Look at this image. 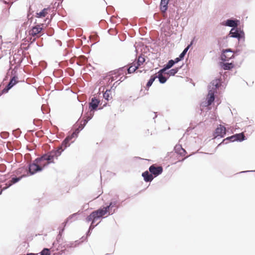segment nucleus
Here are the masks:
<instances>
[{
    "label": "nucleus",
    "instance_id": "53",
    "mask_svg": "<svg viewBox=\"0 0 255 255\" xmlns=\"http://www.w3.org/2000/svg\"><path fill=\"white\" fill-rule=\"evenodd\" d=\"M126 78H127V77H126V76H122V77L120 78V80H118V81H120V82H122L124 81Z\"/></svg>",
    "mask_w": 255,
    "mask_h": 255
},
{
    "label": "nucleus",
    "instance_id": "59",
    "mask_svg": "<svg viewBox=\"0 0 255 255\" xmlns=\"http://www.w3.org/2000/svg\"><path fill=\"white\" fill-rule=\"evenodd\" d=\"M35 134L37 137H39L41 136V135L39 134L38 132H35Z\"/></svg>",
    "mask_w": 255,
    "mask_h": 255
},
{
    "label": "nucleus",
    "instance_id": "12",
    "mask_svg": "<svg viewBox=\"0 0 255 255\" xmlns=\"http://www.w3.org/2000/svg\"><path fill=\"white\" fill-rule=\"evenodd\" d=\"M149 172L153 175L154 178L160 175L163 172L162 166H156L155 164H152L149 167Z\"/></svg>",
    "mask_w": 255,
    "mask_h": 255
},
{
    "label": "nucleus",
    "instance_id": "4",
    "mask_svg": "<svg viewBox=\"0 0 255 255\" xmlns=\"http://www.w3.org/2000/svg\"><path fill=\"white\" fill-rule=\"evenodd\" d=\"M105 215V211H104L102 207H100L98 209L92 212L86 218L85 221L87 223L91 222V224H94L97 220L103 218L104 216Z\"/></svg>",
    "mask_w": 255,
    "mask_h": 255
},
{
    "label": "nucleus",
    "instance_id": "39",
    "mask_svg": "<svg viewBox=\"0 0 255 255\" xmlns=\"http://www.w3.org/2000/svg\"><path fill=\"white\" fill-rule=\"evenodd\" d=\"M42 121L39 119H34L33 123L34 125L36 127H40L41 128Z\"/></svg>",
    "mask_w": 255,
    "mask_h": 255
},
{
    "label": "nucleus",
    "instance_id": "52",
    "mask_svg": "<svg viewBox=\"0 0 255 255\" xmlns=\"http://www.w3.org/2000/svg\"><path fill=\"white\" fill-rule=\"evenodd\" d=\"M255 170H247V171H241L239 173H237V174H241V173H247V172H255Z\"/></svg>",
    "mask_w": 255,
    "mask_h": 255
},
{
    "label": "nucleus",
    "instance_id": "16",
    "mask_svg": "<svg viewBox=\"0 0 255 255\" xmlns=\"http://www.w3.org/2000/svg\"><path fill=\"white\" fill-rule=\"evenodd\" d=\"M80 119L78 120V121L74 125L75 129L73 132L71 134L73 135V137H77L80 131H81L85 127L83 125H82V123H80Z\"/></svg>",
    "mask_w": 255,
    "mask_h": 255
},
{
    "label": "nucleus",
    "instance_id": "62",
    "mask_svg": "<svg viewBox=\"0 0 255 255\" xmlns=\"http://www.w3.org/2000/svg\"><path fill=\"white\" fill-rule=\"evenodd\" d=\"M28 132H33V130H29Z\"/></svg>",
    "mask_w": 255,
    "mask_h": 255
},
{
    "label": "nucleus",
    "instance_id": "8",
    "mask_svg": "<svg viewBox=\"0 0 255 255\" xmlns=\"http://www.w3.org/2000/svg\"><path fill=\"white\" fill-rule=\"evenodd\" d=\"M233 50L231 48L223 49L220 56V60L223 62L228 61L235 58Z\"/></svg>",
    "mask_w": 255,
    "mask_h": 255
},
{
    "label": "nucleus",
    "instance_id": "45",
    "mask_svg": "<svg viewBox=\"0 0 255 255\" xmlns=\"http://www.w3.org/2000/svg\"><path fill=\"white\" fill-rule=\"evenodd\" d=\"M227 139V137H226V138L222 140V141L218 145L217 147H219V146H221L222 144H227L229 142H230V141H229V140H228Z\"/></svg>",
    "mask_w": 255,
    "mask_h": 255
},
{
    "label": "nucleus",
    "instance_id": "14",
    "mask_svg": "<svg viewBox=\"0 0 255 255\" xmlns=\"http://www.w3.org/2000/svg\"><path fill=\"white\" fill-rule=\"evenodd\" d=\"M77 247L75 244L74 242H65L64 245L61 244L58 246L57 248V251H60V254L65 253L66 251V248H72Z\"/></svg>",
    "mask_w": 255,
    "mask_h": 255
},
{
    "label": "nucleus",
    "instance_id": "10",
    "mask_svg": "<svg viewBox=\"0 0 255 255\" xmlns=\"http://www.w3.org/2000/svg\"><path fill=\"white\" fill-rule=\"evenodd\" d=\"M100 104V100L97 99L96 97H94L91 100L89 103V108L90 111H97L98 110H101L103 108H98V106Z\"/></svg>",
    "mask_w": 255,
    "mask_h": 255
},
{
    "label": "nucleus",
    "instance_id": "51",
    "mask_svg": "<svg viewBox=\"0 0 255 255\" xmlns=\"http://www.w3.org/2000/svg\"><path fill=\"white\" fill-rule=\"evenodd\" d=\"M240 51L241 50L240 49H236L235 51L233 50V53L234 54V56H235V55H238Z\"/></svg>",
    "mask_w": 255,
    "mask_h": 255
},
{
    "label": "nucleus",
    "instance_id": "43",
    "mask_svg": "<svg viewBox=\"0 0 255 255\" xmlns=\"http://www.w3.org/2000/svg\"><path fill=\"white\" fill-rule=\"evenodd\" d=\"M67 72H68L69 75L70 76H73L74 75L75 71L74 69L71 68H68L67 69Z\"/></svg>",
    "mask_w": 255,
    "mask_h": 255
},
{
    "label": "nucleus",
    "instance_id": "13",
    "mask_svg": "<svg viewBox=\"0 0 255 255\" xmlns=\"http://www.w3.org/2000/svg\"><path fill=\"white\" fill-rule=\"evenodd\" d=\"M34 23L35 25L32 26L28 31L29 35L33 37L36 36L42 30V27H41V25L39 24H36V19H35Z\"/></svg>",
    "mask_w": 255,
    "mask_h": 255
},
{
    "label": "nucleus",
    "instance_id": "33",
    "mask_svg": "<svg viewBox=\"0 0 255 255\" xmlns=\"http://www.w3.org/2000/svg\"><path fill=\"white\" fill-rule=\"evenodd\" d=\"M145 61V58L142 57V56H139L137 61L136 62V66L138 68L140 65H141Z\"/></svg>",
    "mask_w": 255,
    "mask_h": 255
},
{
    "label": "nucleus",
    "instance_id": "50",
    "mask_svg": "<svg viewBox=\"0 0 255 255\" xmlns=\"http://www.w3.org/2000/svg\"><path fill=\"white\" fill-rule=\"evenodd\" d=\"M73 135H71V134L67 135L65 138L67 139L68 140V141H71L73 138Z\"/></svg>",
    "mask_w": 255,
    "mask_h": 255
},
{
    "label": "nucleus",
    "instance_id": "3",
    "mask_svg": "<svg viewBox=\"0 0 255 255\" xmlns=\"http://www.w3.org/2000/svg\"><path fill=\"white\" fill-rule=\"evenodd\" d=\"M222 85L221 78H216L212 80L208 86V93L207 96V105L211 106L215 101L217 90Z\"/></svg>",
    "mask_w": 255,
    "mask_h": 255
},
{
    "label": "nucleus",
    "instance_id": "56",
    "mask_svg": "<svg viewBox=\"0 0 255 255\" xmlns=\"http://www.w3.org/2000/svg\"><path fill=\"white\" fill-rule=\"evenodd\" d=\"M134 159H140V160H145L144 158H141L140 157H138V156H135V157H134Z\"/></svg>",
    "mask_w": 255,
    "mask_h": 255
},
{
    "label": "nucleus",
    "instance_id": "46",
    "mask_svg": "<svg viewBox=\"0 0 255 255\" xmlns=\"http://www.w3.org/2000/svg\"><path fill=\"white\" fill-rule=\"evenodd\" d=\"M227 139V137H226V138L222 140V141L218 145L217 147H219V146H221L222 144H227L229 142H230V141H229V140H228Z\"/></svg>",
    "mask_w": 255,
    "mask_h": 255
},
{
    "label": "nucleus",
    "instance_id": "22",
    "mask_svg": "<svg viewBox=\"0 0 255 255\" xmlns=\"http://www.w3.org/2000/svg\"><path fill=\"white\" fill-rule=\"evenodd\" d=\"M170 0H161L159 5L160 10L162 12H165L168 9V4Z\"/></svg>",
    "mask_w": 255,
    "mask_h": 255
},
{
    "label": "nucleus",
    "instance_id": "60",
    "mask_svg": "<svg viewBox=\"0 0 255 255\" xmlns=\"http://www.w3.org/2000/svg\"><path fill=\"white\" fill-rule=\"evenodd\" d=\"M152 114H154V117L153 118V119H155L157 117L156 113H155V112H153Z\"/></svg>",
    "mask_w": 255,
    "mask_h": 255
},
{
    "label": "nucleus",
    "instance_id": "20",
    "mask_svg": "<svg viewBox=\"0 0 255 255\" xmlns=\"http://www.w3.org/2000/svg\"><path fill=\"white\" fill-rule=\"evenodd\" d=\"M94 111H88L85 115L84 116V119H83V120L82 121H81L80 123H82V122H83V123L82 124V125H83L84 127L86 125V124H87V123L91 120L92 119V118L94 116Z\"/></svg>",
    "mask_w": 255,
    "mask_h": 255
},
{
    "label": "nucleus",
    "instance_id": "64",
    "mask_svg": "<svg viewBox=\"0 0 255 255\" xmlns=\"http://www.w3.org/2000/svg\"><path fill=\"white\" fill-rule=\"evenodd\" d=\"M173 15H172L171 14H170V15H169L170 18H172V17H173Z\"/></svg>",
    "mask_w": 255,
    "mask_h": 255
},
{
    "label": "nucleus",
    "instance_id": "24",
    "mask_svg": "<svg viewBox=\"0 0 255 255\" xmlns=\"http://www.w3.org/2000/svg\"><path fill=\"white\" fill-rule=\"evenodd\" d=\"M127 70L126 66H123L122 67H120L117 69H116L115 70L112 71L111 72L112 73V74H117L118 75L116 77L117 78L118 76H119L121 75L122 74H124L125 71Z\"/></svg>",
    "mask_w": 255,
    "mask_h": 255
},
{
    "label": "nucleus",
    "instance_id": "38",
    "mask_svg": "<svg viewBox=\"0 0 255 255\" xmlns=\"http://www.w3.org/2000/svg\"><path fill=\"white\" fill-rule=\"evenodd\" d=\"M27 18L28 20L26 22H24L22 26H25L27 25L28 24H29V26L31 24L32 20L33 19V17L32 16H30L29 14L27 15Z\"/></svg>",
    "mask_w": 255,
    "mask_h": 255
},
{
    "label": "nucleus",
    "instance_id": "36",
    "mask_svg": "<svg viewBox=\"0 0 255 255\" xmlns=\"http://www.w3.org/2000/svg\"><path fill=\"white\" fill-rule=\"evenodd\" d=\"M39 254L40 255H50V251L49 249L45 248Z\"/></svg>",
    "mask_w": 255,
    "mask_h": 255
},
{
    "label": "nucleus",
    "instance_id": "1",
    "mask_svg": "<svg viewBox=\"0 0 255 255\" xmlns=\"http://www.w3.org/2000/svg\"><path fill=\"white\" fill-rule=\"evenodd\" d=\"M70 144V141L65 138L58 147L35 158L32 163L28 164V170L30 175L40 172L49 164L54 163V158H57Z\"/></svg>",
    "mask_w": 255,
    "mask_h": 255
},
{
    "label": "nucleus",
    "instance_id": "21",
    "mask_svg": "<svg viewBox=\"0 0 255 255\" xmlns=\"http://www.w3.org/2000/svg\"><path fill=\"white\" fill-rule=\"evenodd\" d=\"M142 176L145 182H150L154 179L153 175L147 170L142 173Z\"/></svg>",
    "mask_w": 255,
    "mask_h": 255
},
{
    "label": "nucleus",
    "instance_id": "44",
    "mask_svg": "<svg viewBox=\"0 0 255 255\" xmlns=\"http://www.w3.org/2000/svg\"><path fill=\"white\" fill-rule=\"evenodd\" d=\"M120 82H119V81L115 82L111 87L110 89H111V91L112 90H115L116 87L120 84Z\"/></svg>",
    "mask_w": 255,
    "mask_h": 255
},
{
    "label": "nucleus",
    "instance_id": "6",
    "mask_svg": "<svg viewBox=\"0 0 255 255\" xmlns=\"http://www.w3.org/2000/svg\"><path fill=\"white\" fill-rule=\"evenodd\" d=\"M11 75L12 77H10L8 83L5 87L1 91V94H6L8 93L9 90L18 83L17 71L15 69L11 71Z\"/></svg>",
    "mask_w": 255,
    "mask_h": 255
},
{
    "label": "nucleus",
    "instance_id": "31",
    "mask_svg": "<svg viewBox=\"0 0 255 255\" xmlns=\"http://www.w3.org/2000/svg\"><path fill=\"white\" fill-rule=\"evenodd\" d=\"M111 92V89H107L106 91L103 93V97L107 101H109L112 98V97L110 96L111 94L110 93Z\"/></svg>",
    "mask_w": 255,
    "mask_h": 255
},
{
    "label": "nucleus",
    "instance_id": "29",
    "mask_svg": "<svg viewBox=\"0 0 255 255\" xmlns=\"http://www.w3.org/2000/svg\"><path fill=\"white\" fill-rule=\"evenodd\" d=\"M156 78H158L159 82L160 84H164L166 82L169 77H165L164 76L160 75H155Z\"/></svg>",
    "mask_w": 255,
    "mask_h": 255
},
{
    "label": "nucleus",
    "instance_id": "34",
    "mask_svg": "<svg viewBox=\"0 0 255 255\" xmlns=\"http://www.w3.org/2000/svg\"><path fill=\"white\" fill-rule=\"evenodd\" d=\"M97 226V225H94V224H90V226L89 227V229H88L87 232H86V237L85 238V239H87V238L90 236V235L91 234L92 230Z\"/></svg>",
    "mask_w": 255,
    "mask_h": 255
},
{
    "label": "nucleus",
    "instance_id": "25",
    "mask_svg": "<svg viewBox=\"0 0 255 255\" xmlns=\"http://www.w3.org/2000/svg\"><path fill=\"white\" fill-rule=\"evenodd\" d=\"M49 9V7L43 8L40 12L36 13V17L37 18H42L45 17L48 13L47 11Z\"/></svg>",
    "mask_w": 255,
    "mask_h": 255
},
{
    "label": "nucleus",
    "instance_id": "48",
    "mask_svg": "<svg viewBox=\"0 0 255 255\" xmlns=\"http://www.w3.org/2000/svg\"><path fill=\"white\" fill-rule=\"evenodd\" d=\"M84 238V237H82V238H81V239H82V241L77 240V241H74L76 247L78 246L79 245H80L83 242Z\"/></svg>",
    "mask_w": 255,
    "mask_h": 255
},
{
    "label": "nucleus",
    "instance_id": "15",
    "mask_svg": "<svg viewBox=\"0 0 255 255\" xmlns=\"http://www.w3.org/2000/svg\"><path fill=\"white\" fill-rule=\"evenodd\" d=\"M27 175L25 174H22L20 176L16 177L15 176H14L13 177H11V180H10L8 182H6L5 183V189H7L9 187H10L11 185H12L14 184H15L19 182L22 178L26 177Z\"/></svg>",
    "mask_w": 255,
    "mask_h": 255
},
{
    "label": "nucleus",
    "instance_id": "32",
    "mask_svg": "<svg viewBox=\"0 0 255 255\" xmlns=\"http://www.w3.org/2000/svg\"><path fill=\"white\" fill-rule=\"evenodd\" d=\"M137 68L138 67L135 65V64H133V65H131L127 68V74L133 73Z\"/></svg>",
    "mask_w": 255,
    "mask_h": 255
},
{
    "label": "nucleus",
    "instance_id": "11",
    "mask_svg": "<svg viewBox=\"0 0 255 255\" xmlns=\"http://www.w3.org/2000/svg\"><path fill=\"white\" fill-rule=\"evenodd\" d=\"M228 140L230 142L239 141L242 142L247 139V137L243 132L234 134L231 136L227 137Z\"/></svg>",
    "mask_w": 255,
    "mask_h": 255
},
{
    "label": "nucleus",
    "instance_id": "27",
    "mask_svg": "<svg viewBox=\"0 0 255 255\" xmlns=\"http://www.w3.org/2000/svg\"><path fill=\"white\" fill-rule=\"evenodd\" d=\"M182 66L176 67L173 69H171L166 72V74L169 75V76H173L176 73H178L179 70L181 68Z\"/></svg>",
    "mask_w": 255,
    "mask_h": 255
},
{
    "label": "nucleus",
    "instance_id": "54",
    "mask_svg": "<svg viewBox=\"0 0 255 255\" xmlns=\"http://www.w3.org/2000/svg\"><path fill=\"white\" fill-rule=\"evenodd\" d=\"M55 42L58 44L60 46H62V42L59 40H56Z\"/></svg>",
    "mask_w": 255,
    "mask_h": 255
},
{
    "label": "nucleus",
    "instance_id": "26",
    "mask_svg": "<svg viewBox=\"0 0 255 255\" xmlns=\"http://www.w3.org/2000/svg\"><path fill=\"white\" fill-rule=\"evenodd\" d=\"M221 66L224 70H230L234 68V64L232 62L231 63L224 62L223 63H221Z\"/></svg>",
    "mask_w": 255,
    "mask_h": 255
},
{
    "label": "nucleus",
    "instance_id": "5",
    "mask_svg": "<svg viewBox=\"0 0 255 255\" xmlns=\"http://www.w3.org/2000/svg\"><path fill=\"white\" fill-rule=\"evenodd\" d=\"M120 206L121 203H119L118 200L116 198H113L108 205L101 207L103 210L105 211L106 214L108 213L109 215H112L116 212Z\"/></svg>",
    "mask_w": 255,
    "mask_h": 255
},
{
    "label": "nucleus",
    "instance_id": "18",
    "mask_svg": "<svg viewBox=\"0 0 255 255\" xmlns=\"http://www.w3.org/2000/svg\"><path fill=\"white\" fill-rule=\"evenodd\" d=\"M226 130L225 127L220 125L215 129V134L216 135H215V138H216L217 136H219L220 138L224 137L226 135Z\"/></svg>",
    "mask_w": 255,
    "mask_h": 255
},
{
    "label": "nucleus",
    "instance_id": "30",
    "mask_svg": "<svg viewBox=\"0 0 255 255\" xmlns=\"http://www.w3.org/2000/svg\"><path fill=\"white\" fill-rule=\"evenodd\" d=\"M192 44H193V41H191L190 42V43L189 45H188V46L186 48H184V49L182 51V52L179 55V56H180V57L181 58H182V60L184 59L185 55L186 54L188 50H189L190 46L192 45Z\"/></svg>",
    "mask_w": 255,
    "mask_h": 255
},
{
    "label": "nucleus",
    "instance_id": "9",
    "mask_svg": "<svg viewBox=\"0 0 255 255\" xmlns=\"http://www.w3.org/2000/svg\"><path fill=\"white\" fill-rule=\"evenodd\" d=\"M221 24L222 25L230 27L232 28H236L240 24V20L232 17L223 21L221 23Z\"/></svg>",
    "mask_w": 255,
    "mask_h": 255
},
{
    "label": "nucleus",
    "instance_id": "19",
    "mask_svg": "<svg viewBox=\"0 0 255 255\" xmlns=\"http://www.w3.org/2000/svg\"><path fill=\"white\" fill-rule=\"evenodd\" d=\"M174 150L175 151L174 153H173V152H170L169 153L172 154L176 153L177 154L180 155L181 156H183L187 153L186 150L182 147V145L179 144H176L174 146Z\"/></svg>",
    "mask_w": 255,
    "mask_h": 255
},
{
    "label": "nucleus",
    "instance_id": "23",
    "mask_svg": "<svg viewBox=\"0 0 255 255\" xmlns=\"http://www.w3.org/2000/svg\"><path fill=\"white\" fill-rule=\"evenodd\" d=\"M80 214L79 212H78L77 213H74L71 215H70L66 220L62 224V225L63 227H65L66 224L69 222H72L73 221H74L76 220V219L73 220L74 218H76L78 215Z\"/></svg>",
    "mask_w": 255,
    "mask_h": 255
},
{
    "label": "nucleus",
    "instance_id": "63",
    "mask_svg": "<svg viewBox=\"0 0 255 255\" xmlns=\"http://www.w3.org/2000/svg\"><path fill=\"white\" fill-rule=\"evenodd\" d=\"M27 149L29 150V151H31L32 150V149H30V148H28V147H27Z\"/></svg>",
    "mask_w": 255,
    "mask_h": 255
},
{
    "label": "nucleus",
    "instance_id": "41",
    "mask_svg": "<svg viewBox=\"0 0 255 255\" xmlns=\"http://www.w3.org/2000/svg\"><path fill=\"white\" fill-rule=\"evenodd\" d=\"M167 70L166 67L163 65V67L157 72V74L162 75L163 73H166Z\"/></svg>",
    "mask_w": 255,
    "mask_h": 255
},
{
    "label": "nucleus",
    "instance_id": "57",
    "mask_svg": "<svg viewBox=\"0 0 255 255\" xmlns=\"http://www.w3.org/2000/svg\"><path fill=\"white\" fill-rule=\"evenodd\" d=\"M6 189H5V187H3V188H2V189H0V195H1V194H2V192H3L4 190H6Z\"/></svg>",
    "mask_w": 255,
    "mask_h": 255
},
{
    "label": "nucleus",
    "instance_id": "7",
    "mask_svg": "<svg viewBox=\"0 0 255 255\" xmlns=\"http://www.w3.org/2000/svg\"><path fill=\"white\" fill-rule=\"evenodd\" d=\"M229 35L230 37L237 38L238 41H240L242 39L244 41H245V34L244 30L237 27L231 28L229 32Z\"/></svg>",
    "mask_w": 255,
    "mask_h": 255
},
{
    "label": "nucleus",
    "instance_id": "17",
    "mask_svg": "<svg viewBox=\"0 0 255 255\" xmlns=\"http://www.w3.org/2000/svg\"><path fill=\"white\" fill-rule=\"evenodd\" d=\"M65 230L64 227L59 228V233L57 236L56 240L54 241L52 244V247H56L57 245L59 246L61 244H63L62 234Z\"/></svg>",
    "mask_w": 255,
    "mask_h": 255
},
{
    "label": "nucleus",
    "instance_id": "2",
    "mask_svg": "<svg viewBox=\"0 0 255 255\" xmlns=\"http://www.w3.org/2000/svg\"><path fill=\"white\" fill-rule=\"evenodd\" d=\"M70 144V141L65 138L58 147L35 158L32 163L28 164V170L30 175L40 172L49 164L54 163V158H57Z\"/></svg>",
    "mask_w": 255,
    "mask_h": 255
},
{
    "label": "nucleus",
    "instance_id": "35",
    "mask_svg": "<svg viewBox=\"0 0 255 255\" xmlns=\"http://www.w3.org/2000/svg\"><path fill=\"white\" fill-rule=\"evenodd\" d=\"M27 167H28V165L27 166ZM24 170H25V167L23 166V167H20V168H19L18 169H17L16 170V174H20L22 173V172L23 171H24ZM26 172H27V176H29L30 175V174H29V172L28 171V167H27V168L26 169Z\"/></svg>",
    "mask_w": 255,
    "mask_h": 255
},
{
    "label": "nucleus",
    "instance_id": "40",
    "mask_svg": "<svg viewBox=\"0 0 255 255\" xmlns=\"http://www.w3.org/2000/svg\"><path fill=\"white\" fill-rule=\"evenodd\" d=\"M12 133L16 138H18L20 136L21 131L19 128H17L16 129L13 130Z\"/></svg>",
    "mask_w": 255,
    "mask_h": 255
},
{
    "label": "nucleus",
    "instance_id": "42",
    "mask_svg": "<svg viewBox=\"0 0 255 255\" xmlns=\"http://www.w3.org/2000/svg\"><path fill=\"white\" fill-rule=\"evenodd\" d=\"M9 178L8 175H0V182H4Z\"/></svg>",
    "mask_w": 255,
    "mask_h": 255
},
{
    "label": "nucleus",
    "instance_id": "49",
    "mask_svg": "<svg viewBox=\"0 0 255 255\" xmlns=\"http://www.w3.org/2000/svg\"><path fill=\"white\" fill-rule=\"evenodd\" d=\"M6 169V166L5 165L1 164L0 165V172H4L5 171Z\"/></svg>",
    "mask_w": 255,
    "mask_h": 255
},
{
    "label": "nucleus",
    "instance_id": "28",
    "mask_svg": "<svg viewBox=\"0 0 255 255\" xmlns=\"http://www.w3.org/2000/svg\"><path fill=\"white\" fill-rule=\"evenodd\" d=\"M156 79V77H155V75H153L150 76V79L148 80L145 87V88L147 91L148 90L149 88L151 86Z\"/></svg>",
    "mask_w": 255,
    "mask_h": 255
},
{
    "label": "nucleus",
    "instance_id": "58",
    "mask_svg": "<svg viewBox=\"0 0 255 255\" xmlns=\"http://www.w3.org/2000/svg\"><path fill=\"white\" fill-rule=\"evenodd\" d=\"M127 20H127V19H123V20H122V21H123V23H124V24H127L126 23V22H127Z\"/></svg>",
    "mask_w": 255,
    "mask_h": 255
},
{
    "label": "nucleus",
    "instance_id": "47",
    "mask_svg": "<svg viewBox=\"0 0 255 255\" xmlns=\"http://www.w3.org/2000/svg\"><path fill=\"white\" fill-rule=\"evenodd\" d=\"M182 60V59L180 57V56H178V57H176V58H175L174 60H173V61L174 63V64H177V63H178L179 62L181 61Z\"/></svg>",
    "mask_w": 255,
    "mask_h": 255
},
{
    "label": "nucleus",
    "instance_id": "61",
    "mask_svg": "<svg viewBox=\"0 0 255 255\" xmlns=\"http://www.w3.org/2000/svg\"><path fill=\"white\" fill-rule=\"evenodd\" d=\"M176 15H175V17L174 18L175 19L177 17H178V14L177 12H176Z\"/></svg>",
    "mask_w": 255,
    "mask_h": 255
},
{
    "label": "nucleus",
    "instance_id": "55",
    "mask_svg": "<svg viewBox=\"0 0 255 255\" xmlns=\"http://www.w3.org/2000/svg\"><path fill=\"white\" fill-rule=\"evenodd\" d=\"M21 62H22V60H21V59H19L18 60V61H16V59H15V62H14V63H18L19 64H20L21 63Z\"/></svg>",
    "mask_w": 255,
    "mask_h": 255
},
{
    "label": "nucleus",
    "instance_id": "37",
    "mask_svg": "<svg viewBox=\"0 0 255 255\" xmlns=\"http://www.w3.org/2000/svg\"><path fill=\"white\" fill-rule=\"evenodd\" d=\"M174 63L173 61V59L169 60L164 65L168 70L174 65Z\"/></svg>",
    "mask_w": 255,
    "mask_h": 255
}]
</instances>
